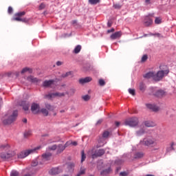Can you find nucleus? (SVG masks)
<instances>
[{
  "label": "nucleus",
  "mask_w": 176,
  "mask_h": 176,
  "mask_svg": "<svg viewBox=\"0 0 176 176\" xmlns=\"http://www.w3.org/2000/svg\"><path fill=\"white\" fill-rule=\"evenodd\" d=\"M80 50H82V46L80 45H77L74 50V53H75V54H78V53H79L80 52Z\"/></svg>",
  "instance_id": "obj_28"
},
{
  "label": "nucleus",
  "mask_w": 176,
  "mask_h": 176,
  "mask_svg": "<svg viewBox=\"0 0 176 176\" xmlns=\"http://www.w3.org/2000/svg\"><path fill=\"white\" fill-rule=\"evenodd\" d=\"M19 172L16 171V170H12L10 173V176H19Z\"/></svg>",
  "instance_id": "obj_42"
},
{
  "label": "nucleus",
  "mask_w": 176,
  "mask_h": 176,
  "mask_svg": "<svg viewBox=\"0 0 176 176\" xmlns=\"http://www.w3.org/2000/svg\"><path fill=\"white\" fill-rule=\"evenodd\" d=\"M54 83V80H45L43 82V87H50V86H52V85H53Z\"/></svg>",
  "instance_id": "obj_15"
},
{
  "label": "nucleus",
  "mask_w": 176,
  "mask_h": 176,
  "mask_svg": "<svg viewBox=\"0 0 176 176\" xmlns=\"http://www.w3.org/2000/svg\"><path fill=\"white\" fill-rule=\"evenodd\" d=\"M74 167H75V164H74V163H70L68 164L69 168H74Z\"/></svg>",
  "instance_id": "obj_54"
},
{
  "label": "nucleus",
  "mask_w": 176,
  "mask_h": 176,
  "mask_svg": "<svg viewBox=\"0 0 176 176\" xmlns=\"http://www.w3.org/2000/svg\"><path fill=\"white\" fill-rule=\"evenodd\" d=\"M144 133H145V129L144 128H141L139 131L136 132V135L138 136L144 135Z\"/></svg>",
  "instance_id": "obj_27"
},
{
  "label": "nucleus",
  "mask_w": 176,
  "mask_h": 176,
  "mask_svg": "<svg viewBox=\"0 0 176 176\" xmlns=\"http://www.w3.org/2000/svg\"><path fill=\"white\" fill-rule=\"evenodd\" d=\"M129 94H131L132 96H135V90L133 89H129Z\"/></svg>",
  "instance_id": "obj_45"
},
{
  "label": "nucleus",
  "mask_w": 176,
  "mask_h": 176,
  "mask_svg": "<svg viewBox=\"0 0 176 176\" xmlns=\"http://www.w3.org/2000/svg\"><path fill=\"white\" fill-rule=\"evenodd\" d=\"M8 12L9 14H12L13 13V8L10 6L8 7Z\"/></svg>",
  "instance_id": "obj_51"
},
{
  "label": "nucleus",
  "mask_w": 176,
  "mask_h": 176,
  "mask_svg": "<svg viewBox=\"0 0 176 176\" xmlns=\"http://www.w3.org/2000/svg\"><path fill=\"white\" fill-rule=\"evenodd\" d=\"M28 80L29 82H32V83H38V82H39V80L34 76H29L28 77Z\"/></svg>",
  "instance_id": "obj_20"
},
{
  "label": "nucleus",
  "mask_w": 176,
  "mask_h": 176,
  "mask_svg": "<svg viewBox=\"0 0 176 176\" xmlns=\"http://www.w3.org/2000/svg\"><path fill=\"white\" fill-rule=\"evenodd\" d=\"M154 96L158 98H162V97H164V96H166V91L162 89H159L154 94Z\"/></svg>",
  "instance_id": "obj_13"
},
{
  "label": "nucleus",
  "mask_w": 176,
  "mask_h": 176,
  "mask_svg": "<svg viewBox=\"0 0 176 176\" xmlns=\"http://www.w3.org/2000/svg\"><path fill=\"white\" fill-rule=\"evenodd\" d=\"M86 173V169L85 168H81L80 172L78 173L80 175H83Z\"/></svg>",
  "instance_id": "obj_48"
},
{
  "label": "nucleus",
  "mask_w": 176,
  "mask_h": 176,
  "mask_svg": "<svg viewBox=\"0 0 176 176\" xmlns=\"http://www.w3.org/2000/svg\"><path fill=\"white\" fill-rule=\"evenodd\" d=\"M138 118L137 117H133L129 118L124 122L125 126H130V127H134L138 124Z\"/></svg>",
  "instance_id": "obj_6"
},
{
  "label": "nucleus",
  "mask_w": 176,
  "mask_h": 176,
  "mask_svg": "<svg viewBox=\"0 0 176 176\" xmlns=\"http://www.w3.org/2000/svg\"><path fill=\"white\" fill-rule=\"evenodd\" d=\"M100 86H105V81L103 79L99 80Z\"/></svg>",
  "instance_id": "obj_46"
},
{
  "label": "nucleus",
  "mask_w": 176,
  "mask_h": 176,
  "mask_svg": "<svg viewBox=\"0 0 176 176\" xmlns=\"http://www.w3.org/2000/svg\"><path fill=\"white\" fill-rule=\"evenodd\" d=\"M140 143L142 145H145L146 146H152L153 145H157L156 139L153 138H144L143 141L140 142Z\"/></svg>",
  "instance_id": "obj_5"
},
{
  "label": "nucleus",
  "mask_w": 176,
  "mask_h": 176,
  "mask_svg": "<svg viewBox=\"0 0 176 176\" xmlns=\"http://www.w3.org/2000/svg\"><path fill=\"white\" fill-rule=\"evenodd\" d=\"M28 71H29L30 74H31V72H32V69H31L28 67H25L22 69L21 74H25V72H28Z\"/></svg>",
  "instance_id": "obj_33"
},
{
  "label": "nucleus",
  "mask_w": 176,
  "mask_h": 176,
  "mask_svg": "<svg viewBox=\"0 0 176 176\" xmlns=\"http://www.w3.org/2000/svg\"><path fill=\"white\" fill-rule=\"evenodd\" d=\"M148 60V55H144L142 57V63H145V61H146Z\"/></svg>",
  "instance_id": "obj_44"
},
{
  "label": "nucleus",
  "mask_w": 176,
  "mask_h": 176,
  "mask_svg": "<svg viewBox=\"0 0 176 176\" xmlns=\"http://www.w3.org/2000/svg\"><path fill=\"white\" fill-rule=\"evenodd\" d=\"M86 160V155L85 154V151L81 152V163H83Z\"/></svg>",
  "instance_id": "obj_32"
},
{
  "label": "nucleus",
  "mask_w": 176,
  "mask_h": 176,
  "mask_svg": "<svg viewBox=\"0 0 176 176\" xmlns=\"http://www.w3.org/2000/svg\"><path fill=\"white\" fill-rule=\"evenodd\" d=\"M107 27H109V28L112 27V22L109 21V22L107 23Z\"/></svg>",
  "instance_id": "obj_61"
},
{
  "label": "nucleus",
  "mask_w": 176,
  "mask_h": 176,
  "mask_svg": "<svg viewBox=\"0 0 176 176\" xmlns=\"http://www.w3.org/2000/svg\"><path fill=\"white\" fill-rule=\"evenodd\" d=\"M122 36V31L116 32L115 33L112 34L110 36L111 39L113 41L115 39H119Z\"/></svg>",
  "instance_id": "obj_14"
},
{
  "label": "nucleus",
  "mask_w": 176,
  "mask_h": 176,
  "mask_svg": "<svg viewBox=\"0 0 176 176\" xmlns=\"http://www.w3.org/2000/svg\"><path fill=\"white\" fill-rule=\"evenodd\" d=\"M48 149H50V151H56V149H57V145L54 144L53 146H50L48 147Z\"/></svg>",
  "instance_id": "obj_41"
},
{
  "label": "nucleus",
  "mask_w": 176,
  "mask_h": 176,
  "mask_svg": "<svg viewBox=\"0 0 176 176\" xmlns=\"http://www.w3.org/2000/svg\"><path fill=\"white\" fill-rule=\"evenodd\" d=\"M92 78L91 77H86L85 78H80L79 80L80 83L83 85L84 83H89V82H91Z\"/></svg>",
  "instance_id": "obj_19"
},
{
  "label": "nucleus",
  "mask_w": 176,
  "mask_h": 176,
  "mask_svg": "<svg viewBox=\"0 0 176 176\" xmlns=\"http://www.w3.org/2000/svg\"><path fill=\"white\" fill-rule=\"evenodd\" d=\"M41 148H42V146H38L34 148L22 151L19 153H18V158L24 159L25 157H27V156H28L29 155H31V153H35V152H36V151H39Z\"/></svg>",
  "instance_id": "obj_2"
},
{
  "label": "nucleus",
  "mask_w": 176,
  "mask_h": 176,
  "mask_svg": "<svg viewBox=\"0 0 176 176\" xmlns=\"http://www.w3.org/2000/svg\"><path fill=\"white\" fill-rule=\"evenodd\" d=\"M113 8H114V9H121L122 5H120V3H116L113 5Z\"/></svg>",
  "instance_id": "obj_40"
},
{
  "label": "nucleus",
  "mask_w": 176,
  "mask_h": 176,
  "mask_svg": "<svg viewBox=\"0 0 176 176\" xmlns=\"http://www.w3.org/2000/svg\"><path fill=\"white\" fill-rule=\"evenodd\" d=\"M10 148V145H9V144H4L0 146V149H1V151H8Z\"/></svg>",
  "instance_id": "obj_21"
},
{
  "label": "nucleus",
  "mask_w": 176,
  "mask_h": 176,
  "mask_svg": "<svg viewBox=\"0 0 176 176\" xmlns=\"http://www.w3.org/2000/svg\"><path fill=\"white\" fill-rule=\"evenodd\" d=\"M105 153V151L104 149H99L95 152L94 154L92 155L93 159H96V157H100L102 156Z\"/></svg>",
  "instance_id": "obj_10"
},
{
  "label": "nucleus",
  "mask_w": 176,
  "mask_h": 176,
  "mask_svg": "<svg viewBox=\"0 0 176 176\" xmlns=\"http://www.w3.org/2000/svg\"><path fill=\"white\" fill-rule=\"evenodd\" d=\"M23 16H25V12H19L14 14V20L15 21H21L22 23H28L30 21V19L27 18H22Z\"/></svg>",
  "instance_id": "obj_4"
},
{
  "label": "nucleus",
  "mask_w": 176,
  "mask_h": 176,
  "mask_svg": "<svg viewBox=\"0 0 176 176\" xmlns=\"http://www.w3.org/2000/svg\"><path fill=\"white\" fill-rule=\"evenodd\" d=\"M112 171V169L111 168H109L107 169L104 170L103 171L101 172L102 175H107V174H109Z\"/></svg>",
  "instance_id": "obj_29"
},
{
  "label": "nucleus",
  "mask_w": 176,
  "mask_h": 176,
  "mask_svg": "<svg viewBox=\"0 0 176 176\" xmlns=\"http://www.w3.org/2000/svg\"><path fill=\"white\" fill-rule=\"evenodd\" d=\"M32 166L33 167H36V166H38V160H33L32 162Z\"/></svg>",
  "instance_id": "obj_47"
},
{
  "label": "nucleus",
  "mask_w": 176,
  "mask_h": 176,
  "mask_svg": "<svg viewBox=\"0 0 176 176\" xmlns=\"http://www.w3.org/2000/svg\"><path fill=\"white\" fill-rule=\"evenodd\" d=\"M155 23L156 24H161L162 23V18L156 17L155 19Z\"/></svg>",
  "instance_id": "obj_38"
},
{
  "label": "nucleus",
  "mask_w": 176,
  "mask_h": 176,
  "mask_svg": "<svg viewBox=\"0 0 176 176\" xmlns=\"http://www.w3.org/2000/svg\"><path fill=\"white\" fill-rule=\"evenodd\" d=\"M19 111H17L16 110L14 111L12 113H8L2 118V122L3 124H12V123H13V122H14L16 119H17Z\"/></svg>",
  "instance_id": "obj_1"
},
{
  "label": "nucleus",
  "mask_w": 176,
  "mask_h": 176,
  "mask_svg": "<svg viewBox=\"0 0 176 176\" xmlns=\"http://www.w3.org/2000/svg\"><path fill=\"white\" fill-rule=\"evenodd\" d=\"M50 157H52V153H45V154H43V162H47V160H49Z\"/></svg>",
  "instance_id": "obj_18"
},
{
  "label": "nucleus",
  "mask_w": 176,
  "mask_h": 176,
  "mask_svg": "<svg viewBox=\"0 0 176 176\" xmlns=\"http://www.w3.org/2000/svg\"><path fill=\"white\" fill-rule=\"evenodd\" d=\"M45 7H46V6L45 5V3H41V4L39 6V10H42V9H45Z\"/></svg>",
  "instance_id": "obj_52"
},
{
  "label": "nucleus",
  "mask_w": 176,
  "mask_h": 176,
  "mask_svg": "<svg viewBox=\"0 0 176 176\" xmlns=\"http://www.w3.org/2000/svg\"><path fill=\"white\" fill-rule=\"evenodd\" d=\"M169 73L170 70L168 69L160 70L156 74H154L153 80H155V82H159L160 80H162L164 76H167Z\"/></svg>",
  "instance_id": "obj_3"
},
{
  "label": "nucleus",
  "mask_w": 176,
  "mask_h": 176,
  "mask_svg": "<svg viewBox=\"0 0 176 176\" xmlns=\"http://www.w3.org/2000/svg\"><path fill=\"white\" fill-rule=\"evenodd\" d=\"M143 76L146 79H150V78H153V76H155V74L152 72H150L146 73V74H144Z\"/></svg>",
  "instance_id": "obj_22"
},
{
  "label": "nucleus",
  "mask_w": 176,
  "mask_h": 176,
  "mask_svg": "<svg viewBox=\"0 0 176 176\" xmlns=\"http://www.w3.org/2000/svg\"><path fill=\"white\" fill-rule=\"evenodd\" d=\"M45 108L48 109V111H53L54 109H56V107L54 106H52L49 103H45Z\"/></svg>",
  "instance_id": "obj_26"
},
{
  "label": "nucleus",
  "mask_w": 176,
  "mask_h": 176,
  "mask_svg": "<svg viewBox=\"0 0 176 176\" xmlns=\"http://www.w3.org/2000/svg\"><path fill=\"white\" fill-rule=\"evenodd\" d=\"M82 100H84V101H89V100H90V96L85 95V96H82Z\"/></svg>",
  "instance_id": "obj_43"
},
{
  "label": "nucleus",
  "mask_w": 176,
  "mask_h": 176,
  "mask_svg": "<svg viewBox=\"0 0 176 176\" xmlns=\"http://www.w3.org/2000/svg\"><path fill=\"white\" fill-rule=\"evenodd\" d=\"M145 127H156V122L151 120H146L143 122Z\"/></svg>",
  "instance_id": "obj_12"
},
{
  "label": "nucleus",
  "mask_w": 176,
  "mask_h": 176,
  "mask_svg": "<svg viewBox=\"0 0 176 176\" xmlns=\"http://www.w3.org/2000/svg\"><path fill=\"white\" fill-rule=\"evenodd\" d=\"M45 98H47L48 100H52V98H54V94H49L45 96Z\"/></svg>",
  "instance_id": "obj_35"
},
{
  "label": "nucleus",
  "mask_w": 176,
  "mask_h": 176,
  "mask_svg": "<svg viewBox=\"0 0 176 176\" xmlns=\"http://www.w3.org/2000/svg\"><path fill=\"white\" fill-rule=\"evenodd\" d=\"M72 72H68L62 75V78H67V76H69V75H71Z\"/></svg>",
  "instance_id": "obj_49"
},
{
  "label": "nucleus",
  "mask_w": 176,
  "mask_h": 176,
  "mask_svg": "<svg viewBox=\"0 0 176 176\" xmlns=\"http://www.w3.org/2000/svg\"><path fill=\"white\" fill-rule=\"evenodd\" d=\"M123 164V161L120 159H118L115 161V164H116V166H120V164Z\"/></svg>",
  "instance_id": "obj_37"
},
{
  "label": "nucleus",
  "mask_w": 176,
  "mask_h": 176,
  "mask_svg": "<svg viewBox=\"0 0 176 176\" xmlns=\"http://www.w3.org/2000/svg\"><path fill=\"white\" fill-rule=\"evenodd\" d=\"M63 64H64L63 62H61V61H57V62H56V65H57L58 67H60V65H63Z\"/></svg>",
  "instance_id": "obj_56"
},
{
  "label": "nucleus",
  "mask_w": 176,
  "mask_h": 176,
  "mask_svg": "<svg viewBox=\"0 0 176 176\" xmlns=\"http://www.w3.org/2000/svg\"><path fill=\"white\" fill-rule=\"evenodd\" d=\"M71 145H73L74 146H76L78 145V142H72Z\"/></svg>",
  "instance_id": "obj_59"
},
{
  "label": "nucleus",
  "mask_w": 176,
  "mask_h": 176,
  "mask_svg": "<svg viewBox=\"0 0 176 176\" xmlns=\"http://www.w3.org/2000/svg\"><path fill=\"white\" fill-rule=\"evenodd\" d=\"M102 123V120H98L96 124H101Z\"/></svg>",
  "instance_id": "obj_63"
},
{
  "label": "nucleus",
  "mask_w": 176,
  "mask_h": 176,
  "mask_svg": "<svg viewBox=\"0 0 176 176\" xmlns=\"http://www.w3.org/2000/svg\"><path fill=\"white\" fill-rule=\"evenodd\" d=\"M153 36H157V38H163V36L160 33L151 34Z\"/></svg>",
  "instance_id": "obj_50"
},
{
  "label": "nucleus",
  "mask_w": 176,
  "mask_h": 176,
  "mask_svg": "<svg viewBox=\"0 0 176 176\" xmlns=\"http://www.w3.org/2000/svg\"><path fill=\"white\" fill-rule=\"evenodd\" d=\"M40 109H41V107L39 106V104L36 103L32 104L31 111L32 113H34V115H36V113H39Z\"/></svg>",
  "instance_id": "obj_9"
},
{
  "label": "nucleus",
  "mask_w": 176,
  "mask_h": 176,
  "mask_svg": "<svg viewBox=\"0 0 176 176\" xmlns=\"http://www.w3.org/2000/svg\"><path fill=\"white\" fill-rule=\"evenodd\" d=\"M144 157V153L142 152H138L135 154L134 158L135 159H141Z\"/></svg>",
  "instance_id": "obj_24"
},
{
  "label": "nucleus",
  "mask_w": 176,
  "mask_h": 176,
  "mask_svg": "<svg viewBox=\"0 0 176 176\" xmlns=\"http://www.w3.org/2000/svg\"><path fill=\"white\" fill-rule=\"evenodd\" d=\"M174 143L172 142L171 144H170V147L169 149H168V151H174Z\"/></svg>",
  "instance_id": "obj_55"
},
{
  "label": "nucleus",
  "mask_w": 176,
  "mask_h": 176,
  "mask_svg": "<svg viewBox=\"0 0 176 176\" xmlns=\"http://www.w3.org/2000/svg\"><path fill=\"white\" fill-rule=\"evenodd\" d=\"M23 176H32V173H26Z\"/></svg>",
  "instance_id": "obj_64"
},
{
  "label": "nucleus",
  "mask_w": 176,
  "mask_h": 176,
  "mask_svg": "<svg viewBox=\"0 0 176 176\" xmlns=\"http://www.w3.org/2000/svg\"><path fill=\"white\" fill-rule=\"evenodd\" d=\"M100 2H101V0H89L90 5H97V3H100Z\"/></svg>",
  "instance_id": "obj_30"
},
{
  "label": "nucleus",
  "mask_w": 176,
  "mask_h": 176,
  "mask_svg": "<svg viewBox=\"0 0 176 176\" xmlns=\"http://www.w3.org/2000/svg\"><path fill=\"white\" fill-rule=\"evenodd\" d=\"M49 173L51 175H57V174H60V169L58 168H52L50 171Z\"/></svg>",
  "instance_id": "obj_16"
},
{
  "label": "nucleus",
  "mask_w": 176,
  "mask_h": 176,
  "mask_svg": "<svg viewBox=\"0 0 176 176\" xmlns=\"http://www.w3.org/2000/svg\"><path fill=\"white\" fill-rule=\"evenodd\" d=\"M41 112L44 116H47V115H49V111L46 109H41Z\"/></svg>",
  "instance_id": "obj_34"
},
{
  "label": "nucleus",
  "mask_w": 176,
  "mask_h": 176,
  "mask_svg": "<svg viewBox=\"0 0 176 176\" xmlns=\"http://www.w3.org/2000/svg\"><path fill=\"white\" fill-rule=\"evenodd\" d=\"M68 146V142L65 143V145L63 144H58L57 146V153H61L62 152H64V151L65 150V148H67Z\"/></svg>",
  "instance_id": "obj_11"
},
{
  "label": "nucleus",
  "mask_w": 176,
  "mask_h": 176,
  "mask_svg": "<svg viewBox=\"0 0 176 176\" xmlns=\"http://www.w3.org/2000/svg\"><path fill=\"white\" fill-rule=\"evenodd\" d=\"M111 32H115V29L111 28V30H107V34H111Z\"/></svg>",
  "instance_id": "obj_57"
},
{
  "label": "nucleus",
  "mask_w": 176,
  "mask_h": 176,
  "mask_svg": "<svg viewBox=\"0 0 176 176\" xmlns=\"http://www.w3.org/2000/svg\"><path fill=\"white\" fill-rule=\"evenodd\" d=\"M108 137H109V132L108 131H105L102 133V138H108Z\"/></svg>",
  "instance_id": "obj_36"
},
{
  "label": "nucleus",
  "mask_w": 176,
  "mask_h": 176,
  "mask_svg": "<svg viewBox=\"0 0 176 176\" xmlns=\"http://www.w3.org/2000/svg\"><path fill=\"white\" fill-rule=\"evenodd\" d=\"M0 157L3 160H8V159L13 157V153L12 151H8V153L3 152L0 154Z\"/></svg>",
  "instance_id": "obj_8"
},
{
  "label": "nucleus",
  "mask_w": 176,
  "mask_h": 176,
  "mask_svg": "<svg viewBox=\"0 0 176 176\" xmlns=\"http://www.w3.org/2000/svg\"><path fill=\"white\" fill-rule=\"evenodd\" d=\"M146 107L148 108V109H151L154 112H157V111H159V107L155 104H147Z\"/></svg>",
  "instance_id": "obj_17"
},
{
  "label": "nucleus",
  "mask_w": 176,
  "mask_h": 176,
  "mask_svg": "<svg viewBox=\"0 0 176 176\" xmlns=\"http://www.w3.org/2000/svg\"><path fill=\"white\" fill-rule=\"evenodd\" d=\"M120 175H122V176H126L127 175V173L126 172H121L120 173Z\"/></svg>",
  "instance_id": "obj_60"
},
{
  "label": "nucleus",
  "mask_w": 176,
  "mask_h": 176,
  "mask_svg": "<svg viewBox=\"0 0 176 176\" xmlns=\"http://www.w3.org/2000/svg\"><path fill=\"white\" fill-rule=\"evenodd\" d=\"M91 69H93V67H91L90 66V65H87L86 66H85L83 68H82V71L84 72H87L89 71H91Z\"/></svg>",
  "instance_id": "obj_25"
},
{
  "label": "nucleus",
  "mask_w": 176,
  "mask_h": 176,
  "mask_svg": "<svg viewBox=\"0 0 176 176\" xmlns=\"http://www.w3.org/2000/svg\"><path fill=\"white\" fill-rule=\"evenodd\" d=\"M139 88H140V90H141V91H144V90H145V85H144V83L142 82H140Z\"/></svg>",
  "instance_id": "obj_39"
},
{
  "label": "nucleus",
  "mask_w": 176,
  "mask_h": 176,
  "mask_svg": "<svg viewBox=\"0 0 176 176\" xmlns=\"http://www.w3.org/2000/svg\"><path fill=\"white\" fill-rule=\"evenodd\" d=\"M151 17H153V14H148V16L144 17V19L143 20L144 27H149L150 25H152L153 23V19Z\"/></svg>",
  "instance_id": "obj_7"
},
{
  "label": "nucleus",
  "mask_w": 176,
  "mask_h": 176,
  "mask_svg": "<svg viewBox=\"0 0 176 176\" xmlns=\"http://www.w3.org/2000/svg\"><path fill=\"white\" fill-rule=\"evenodd\" d=\"M53 94H54V97H64L65 96V94L59 93V92H55V93H53Z\"/></svg>",
  "instance_id": "obj_31"
},
{
  "label": "nucleus",
  "mask_w": 176,
  "mask_h": 176,
  "mask_svg": "<svg viewBox=\"0 0 176 176\" xmlns=\"http://www.w3.org/2000/svg\"><path fill=\"white\" fill-rule=\"evenodd\" d=\"M72 24L73 25H76V24H78V21L76 20L72 21Z\"/></svg>",
  "instance_id": "obj_58"
},
{
  "label": "nucleus",
  "mask_w": 176,
  "mask_h": 176,
  "mask_svg": "<svg viewBox=\"0 0 176 176\" xmlns=\"http://www.w3.org/2000/svg\"><path fill=\"white\" fill-rule=\"evenodd\" d=\"M21 105L23 107L24 111H28V109L30 108V104H28V103H27V102L23 101L21 102Z\"/></svg>",
  "instance_id": "obj_23"
},
{
  "label": "nucleus",
  "mask_w": 176,
  "mask_h": 176,
  "mask_svg": "<svg viewBox=\"0 0 176 176\" xmlns=\"http://www.w3.org/2000/svg\"><path fill=\"white\" fill-rule=\"evenodd\" d=\"M30 135H31V132H25L24 133V136H25V138L30 137Z\"/></svg>",
  "instance_id": "obj_53"
},
{
  "label": "nucleus",
  "mask_w": 176,
  "mask_h": 176,
  "mask_svg": "<svg viewBox=\"0 0 176 176\" xmlns=\"http://www.w3.org/2000/svg\"><path fill=\"white\" fill-rule=\"evenodd\" d=\"M115 124H116V127H119V126H120V122L116 121V122H115Z\"/></svg>",
  "instance_id": "obj_62"
}]
</instances>
